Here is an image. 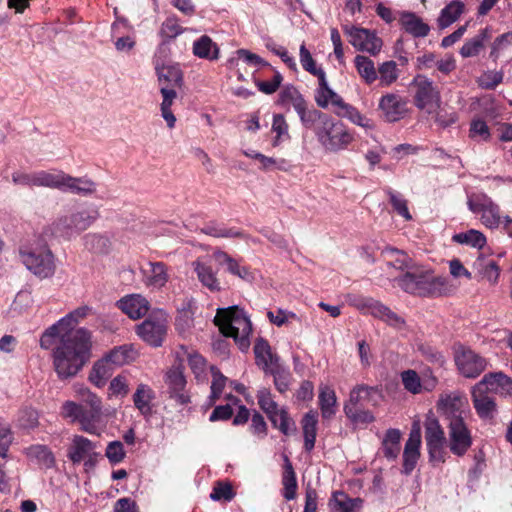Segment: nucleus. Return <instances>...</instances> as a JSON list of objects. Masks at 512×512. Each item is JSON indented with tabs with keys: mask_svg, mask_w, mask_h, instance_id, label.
<instances>
[{
	"mask_svg": "<svg viewBox=\"0 0 512 512\" xmlns=\"http://www.w3.org/2000/svg\"><path fill=\"white\" fill-rule=\"evenodd\" d=\"M328 507L330 512H360L363 500L351 498L342 491H335L329 499Z\"/></svg>",
	"mask_w": 512,
	"mask_h": 512,
	"instance_id": "c756f323",
	"label": "nucleus"
},
{
	"mask_svg": "<svg viewBox=\"0 0 512 512\" xmlns=\"http://www.w3.org/2000/svg\"><path fill=\"white\" fill-rule=\"evenodd\" d=\"M491 37L488 28L482 29L475 37L467 40L460 49L463 58L477 56L484 48L485 42Z\"/></svg>",
	"mask_w": 512,
	"mask_h": 512,
	"instance_id": "79ce46f5",
	"label": "nucleus"
},
{
	"mask_svg": "<svg viewBox=\"0 0 512 512\" xmlns=\"http://www.w3.org/2000/svg\"><path fill=\"white\" fill-rule=\"evenodd\" d=\"M258 366H261L266 375L273 377L274 385L280 393L288 390L291 374L273 351L269 343L258 337Z\"/></svg>",
	"mask_w": 512,
	"mask_h": 512,
	"instance_id": "39448f33",
	"label": "nucleus"
},
{
	"mask_svg": "<svg viewBox=\"0 0 512 512\" xmlns=\"http://www.w3.org/2000/svg\"><path fill=\"white\" fill-rule=\"evenodd\" d=\"M428 269L413 268L406 272L398 281V285L407 293L424 296Z\"/></svg>",
	"mask_w": 512,
	"mask_h": 512,
	"instance_id": "393cba45",
	"label": "nucleus"
},
{
	"mask_svg": "<svg viewBox=\"0 0 512 512\" xmlns=\"http://www.w3.org/2000/svg\"><path fill=\"white\" fill-rule=\"evenodd\" d=\"M98 217L95 209H73L59 216L51 225V231L55 237L71 240L87 230Z\"/></svg>",
	"mask_w": 512,
	"mask_h": 512,
	"instance_id": "20e7f679",
	"label": "nucleus"
},
{
	"mask_svg": "<svg viewBox=\"0 0 512 512\" xmlns=\"http://www.w3.org/2000/svg\"><path fill=\"white\" fill-rule=\"evenodd\" d=\"M376 392L377 390L373 387L358 385L351 390L349 399L345 402L344 407H357L360 403L369 401L372 394Z\"/></svg>",
	"mask_w": 512,
	"mask_h": 512,
	"instance_id": "052dcab7",
	"label": "nucleus"
},
{
	"mask_svg": "<svg viewBox=\"0 0 512 512\" xmlns=\"http://www.w3.org/2000/svg\"><path fill=\"white\" fill-rule=\"evenodd\" d=\"M154 397V391L148 385L140 383L133 395V403L142 415L147 416L152 412L151 402Z\"/></svg>",
	"mask_w": 512,
	"mask_h": 512,
	"instance_id": "e433bc0d",
	"label": "nucleus"
},
{
	"mask_svg": "<svg viewBox=\"0 0 512 512\" xmlns=\"http://www.w3.org/2000/svg\"><path fill=\"white\" fill-rule=\"evenodd\" d=\"M102 415V410L87 408L70 400L65 401L61 407V416L64 419L79 423L81 430L89 434H98Z\"/></svg>",
	"mask_w": 512,
	"mask_h": 512,
	"instance_id": "0eeeda50",
	"label": "nucleus"
},
{
	"mask_svg": "<svg viewBox=\"0 0 512 512\" xmlns=\"http://www.w3.org/2000/svg\"><path fill=\"white\" fill-rule=\"evenodd\" d=\"M449 449L456 456H463L472 445L471 432L464 419H454L448 424Z\"/></svg>",
	"mask_w": 512,
	"mask_h": 512,
	"instance_id": "dca6fc26",
	"label": "nucleus"
},
{
	"mask_svg": "<svg viewBox=\"0 0 512 512\" xmlns=\"http://www.w3.org/2000/svg\"><path fill=\"white\" fill-rule=\"evenodd\" d=\"M379 83L383 87H389L399 78L400 70L395 61H385L377 68Z\"/></svg>",
	"mask_w": 512,
	"mask_h": 512,
	"instance_id": "603ef678",
	"label": "nucleus"
},
{
	"mask_svg": "<svg viewBox=\"0 0 512 512\" xmlns=\"http://www.w3.org/2000/svg\"><path fill=\"white\" fill-rule=\"evenodd\" d=\"M131 358L132 349L124 345L114 348L103 359L106 360L110 366H122L128 363Z\"/></svg>",
	"mask_w": 512,
	"mask_h": 512,
	"instance_id": "e2e57ef3",
	"label": "nucleus"
},
{
	"mask_svg": "<svg viewBox=\"0 0 512 512\" xmlns=\"http://www.w3.org/2000/svg\"><path fill=\"white\" fill-rule=\"evenodd\" d=\"M63 191L81 196H91L97 191V184L90 178L66 175Z\"/></svg>",
	"mask_w": 512,
	"mask_h": 512,
	"instance_id": "2f4dec72",
	"label": "nucleus"
},
{
	"mask_svg": "<svg viewBox=\"0 0 512 512\" xmlns=\"http://www.w3.org/2000/svg\"><path fill=\"white\" fill-rule=\"evenodd\" d=\"M95 444L88 438L80 435H75L72 443L68 448L67 457L74 463L78 464L86 458H89L85 465L92 464V455L94 454Z\"/></svg>",
	"mask_w": 512,
	"mask_h": 512,
	"instance_id": "a878e982",
	"label": "nucleus"
},
{
	"mask_svg": "<svg viewBox=\"0 0 512 512\" xmlns=\"http://www.w3.org/2000/svg\"><path fill=\"white\" fill-rule=\"evenodd\" d=\"M401 380L404 388L412 394H419L423 391H432L436 388L438 380L432 371L425 369L419 375L414 370H406L401 373Z\"/></svg>",
	"mask_w": 512,
	"mask_h": 512,
	"instance_id": "f3484780",
	"label": "nucleus"
},
{
	"mask_svg": "<svg viewBox=\"0 0 512 512\" xmlns=\"http://www.w3.org/2000/svg\"><path fill=\"white\" fill-rule=\"evenodd\" d=\"M401 432L398 429L387 430L383 439V453L388 459H396L400 452Z\"/></svg>",
	"mask_w": 512,
	"mask_h": 512,
	"instance_id": "6e6d98bb",
	"label": "nucleus"
},
{
	"mask_svg": "<svg viewBox=\"0 0 512 512\" xmlns=\"http://www.w3.org/2000/svg\"><path fill=\"white\" fill-rule=\"evenodd\" d=\"M214 322L224 336L234 339L240 350L246 351L249 348L252 324L242 309L237 306L220 308L217 310Z\"/></svg>",
	"mask_w": 512,
	"mask_h": 512,
	"instance_id": "7ed1b4c3",
	"label": "nucleus"
},
{
	"mask_svg": "<svg viewBox=\"0 0 512 512\" xmlns=\"http://www.w3.org/2000/svg\"><path fill=\"white\" fill-rule=\"evenodd\" d=\"M112 373V367L106 360L101 359L94 363L90 373L89 381L98 388H102Z\"/></svg>",
	"mask_w": 512,
	"mask_h": 512,
	"instance_id": "4d7b16f0",
	"label": "nucleus"
},
{
	"mask_svg": "<svg viewBox=\"0 0 512 512\" xmlns=\"http://www.w3.org/2000/svg\"><path fill=\"white\" fill-rule=\"evenodd\" d=\"M400 23L405 31L414 37H425L430 31V27L420 17L411 12H402Z\"/></svg>",
	"mask_w": 512,
	"mask_h": 512,
	"instance_id": "f704fd0d",
	"label": "nucleus"
},
{
	"mask_svg": "<svg viewBox=\"0 0 512 512\" xmlns=\"http://www.w3.org/2000/svg\"><path fill=\"white\" fill-rule=\"evenodd\" d=\"M354 66L360 78L367 84L371 85L378 79L377 68L369 57L364 55H356L354 58Z\"/></svg>",
	"mask_w": 512,
	"mask_h": 512,
	"instance_id": "58836bf2",
	"label": "nucleus"
},
{
	"mask_svg": "<svg viewBox=\"0 0 512 512\" xmlns=\"http://www.w3.org/2000/svg\"><path fill=\"white\" fill-rule=\"evenodd\" d=\"M260 168L267 171H288L291 167L289 161L284 158H271L258 153Z\"/></svg>",
	"mask_w": 512,
	"mask_h": 512,
	"instance_id": "69168bd1",
	"label": "nucleus"
},
{
	"mask_svg": "<svg viewBox=\"0 0 512 512\" xmlns=\"http://www.w3.org/2000/svg\"><path fill=\"white\" fill-rule=\"evenodd\" d=\"M150 270L146 284L154 288H162L169 280L168 268L163 262H150Z\"/></svg>",
	"mask_w": 512,
	"mask_h": 512,
	"instance_id": "de8ad7c7",
	"label": "nucleus"
},
{
	"mask_svg": "<svg viewBox=\"0 0 512 512\" xmlns=\"http://www.w3.org/2000/svg\"><path fill=\"white\" fill-rule=\"evenodd\" d=\"M438 409L449 422L454 419H463V415L469 409L468 400L459 392L443 394L438 401Z\"/></svg>",
	"mask_w": 512,
	"mask_h": 512,
	"instance_id": "6ab92c4d",
	"label": "nucleus"
},
{
	"mask_svg": "<svg viewBox=\"0 0 512 512\" xmlns=\"http://www.w3.org/2000/svg\"><path fill=\"white\" fill-rule=\"evenodd\" d=\"M472 402L477 415L483 420H491L497 412L495 400L489 393L475 385L472 388Z\"/></svg>",
	"mask_w": 512,
	"mask_h": 512,
	"instance_id": "b1692460",
	"label": "nucleus"
},
{
	"mask_svg": "<svg viewBox=\"0 0 512 512\" xmlns=\"http://www.w3.org/2000/svg\"><path fill=\"white\" fill-rule=\"evenodd\" d=\"M474 269L490 283H495L499 277V267L488 257L479 256L473 263Z\"/></svg>",
	"mask_w": 512,
	"mask_h": 512,
	"instance_id": "a18cd8bd",
	"label": "nucleus"
},
{
	"mask_svg": "<svg viewBox=\"0 0 512 512\" xmlns=\"http://www.w3.org/2000/svg\"><path fill=\"white\" fill-rule=\"evenodd\" d=\"M116 306L131 319H140L150 309L149 301L140 294H130L116 302Z\"/></svg>",
	"mask_w": 512,
	"mask_h": 512,
	"instance_id": "5701e85b",
	"label": "nucleus"
},
{
	"mask_svg": "<svg viewBox=\"0 0 512 512\" xmlns=\"http://www.w3.org/2000/svg\"><path fill=\"white\" fill-rule=\"evenodd\" d=\"M192 267L199 282L209 291L218 292L221 290V282L208 261L197 259L192 262Z\"/></svg>",
	"mask_w": 512,
	"mask_h": 512,
	"instance_id": "cd10ccee",
	"label": "nucleus"
},
{
	"mask_svg": "<svg viewBox=\"0 0 512 512\" xmlns=\"http://www.w3.org/2000/svg\"><path fill=\"white\" fill-rule=\"evenodd\" d=\"M425 440L430 461L434 463L444 462L446 438L439 421L432 414L426 417Z\"/></svg>",
	"mask_w": 512,
	"mask_h": 512,
	"instance_id": "9b49d317",
	"label": "nucleus"
},
{
	"mask_svg": "<svg viewBox=\"0 0 512 512\" xmlns=\"http://www.w3.org/2000/svg\"><path fill=\"white\" fill-rule=\"evenodd\" d=\"M421 446V427L419 421H414L409 434V438L405 443L403 452V472L410 474L420 457Z\"/></svg>",
	"mask_w": 512,
	"mask_h": 512,
	"instance_id": "aec40b11",
	"label": "nucleus"
},
{
	"mask_svg": "<svg viewBox=\"0 0 512 512\" xmlns=\"http://www.w3.org/2000/svg\"><path fill=\"white\" fill-rule=\"evenodd\" d=\"M343 31L348 37L349 43L358 51L377 55L382 49V40L372 30L356 27L354 25H343Z\"/></svg>",
	"mask_w": 512,
	"mask_h": 512,
	"instance_id": "f8f14e48",
	"label": "nucleus"
},
{
	"mask_svg": "<svg viewBox=\"0 0 512 512\" xmlns=\"http://www.w3.org/2000/svg\"><path fill=\"white\" fill-rule=\"evenodd\" d=\"M212 381L210 387V395L208 397V405L212 406L221 397L223 390L228 382V378L224 376L216 366L210 367Z\"/></svg>",
	"mask_w": 512,
	"mask_h": 512,
	"instance_id": "864d4df0",
	"label": "nucleus"
},
{
	"mask_svg": "<svg viewBox=\"0 0 512 512\" xmlns=\"http://www.w3.org/2000/svg\"><path fill=\"white\" fill-rule=\"evenodd\" d=\"M354 305L361 312L380 318L392 326L399 327L403 323V320L397 314L372 298H360L355 301Z\"/></svg>",
	"mask_w": 512,
	"mask_h": 512,
	"instance_id": "412c9836",
	"label": "nucleus"
},
{
	"mask_svg": "<svg viewBox=\"0 0 512 512\" xmlns=\"http://www.w3.org/2000/svg\"><path fill=\"white\" fill-rule=\"evenodd\" d=\"M201 233L217 238H234L240 236V232L226 228L217 223H208L200 229Z\"/></svg>",
	"mask_w": 512,
	"mask_h": 512,
	"instance_id": "338daca9",
	"label": "nucleus"
},
{
	"mask_svg": "<svg viewBox=\"0 0 512 512\" xmlns=\"http://www.w3.org/2000/svg\"><path fill=\"white\" fill-rule=\"evenodd\" d=\"M455 363L460 374L466 378L478 377L487 366L485 358L469 348L461 347L455 354Z\"/></svg>",
	"mask_w": 512,
	"mask_h": 512,
	"instance_id": "4468645a",
	"label": "nucleus"
},
{
	"mask_svg": "<svg viewBox=\"0 0 512 512\" xmlns=\"http://www.w3.org/2000/svg\"><path fill=\"white\" fill-rule=\"evenodd\" d=\"M91 347V332L85 328L64 334L53 351L57 376L61 380L76 376L90 358Z\"/></svg>",
	"mask_w": 512,
	"mask_h": 512,
	"instance_id": "f257e3e1",
	"label": "nucleus"
},
{
	"mask_svg": "<svg viewBox=\"0 0 512 512\" xmlns=\"http://www.w3.org/2000/svg\"><path fill=\"white\" fill-rule=\"evenodd\" d=\"M407 104V100L399 94L386 93L379 99L378 109L387 122H397L406 116Z\"/></svg>",
	"mask_w": 512,
	"mask_h": 512,
	"instance_id": "a211bd4d",
	"label": "nucleus"
},
{
	"mask_svg": "<svg viewBox=\"0 0 512 512\" xmlns=\"http://www.w3.org/2000/svg\"><path fill=\"white\" fill-rule=\"evenodd\" d=\"M84 246L94 253H106L110 247V240L107 236L98 233H88L83 237Z\"/></svg>",
	"mask_w": 512,
	"mask_h": 512,
	"instance_id": "13d9d810",
	"label": "nucleus"
},
{
	"mask_svg": "<svg viewBox=\"0 0 512 512\" xmlns=\"http://www.w3.org/2000/svg\"><path fill=\"white\" fill-rule=\"evenodd\" d=\"M414 90V104L428 114L435 113L441 104V96L433 81L425 75L418 74L411 82Z\"/></svg>",
	"mask_w": 512,
	"mask_h": 512,
	"instance_id": "6e6552de",
	"label": "nucleus"
},
{
	"mask_svg": "<svg viewBox=\"0 0 512 512\" xmlns=\"http://www.w3.org/2000/svg\"><path fill=\"white\" fill-rule=\"evenodd\" d=\"M318 87L315 90V102L320 108H328L330 105L336 107L339 103H342V97L338 95L333 89L330 88L326 73H321V76L317 77Z\"/></svg>",
	"mask_w": 512,
	"mask_h": 512,
	"instance_id": "c85d7f7f",
	"label": "nucleus"
},
{
	"mask_svg": "<svg viewBox=\"0 0 512 512\" xmlns=\"http://www.w3.org/2000/svg\"><path fill=\"white\" fill-rule=\"evenodd\" d=\"M318 404L323 419H331L337 412V397L333 387L327 384H320Z\"/></svg>",
	"mask_w": 512,
	"mask_h": 512,
	"instance_id": "7c9ffc66",
	"label": "nucleus"
},
{
	"mask_svg": "<svg viewBox=\"0 0 512 512\" xmlns=\"http://www.w3.org/2000/svg\"><path fill=\"white\" fill-rule=\"evenodd\" d=\"M157 76L160 87L183 88V73L175 66L157 68Z\"/></svg>",
	"mask_w": 512,
	"mask_h": 512,
	"instance_id": "4c0bfd02",
	"label": "nucleus"
},
{
	"mask_svg": "<svg viewBox=\"0 0 512 512\" xmlns=\"http://www.w3.org/2000/svg\"><path fill=\"white\" fill-rule=\"evenodd\" d=\"M464 4L460 0H453L446 7H444L438 18V25L440 28H446L454 23L459 16L463 13Z\"/></svg>",
	"mask_w": 512,
	"mask_h": 512,
	"instance_id": "5fc2aeb1",
	"label": "nucleus"
},
{
	"mask_svg": "<svg viewBox=\"0 0 512 512\" xmlns=\"http://www.w3.org/2000/svg\"><path fill=\"white\" fill-rule=\"evenodd\" d=\"M66 175L67 174L63 171H38L36 172V186H43L63 191Z\"/></svg>",
	"mask_w": 512,
	"mask_h": 512,
	"instance_id": "49530a36",
	"label": "nucleus"
},
{
	"mask_svg": "<svg viewBox=\"0 0 512 512\" xmlns=\"http://www.w3.org/2000/svg\"><path fill=\"white\" fill-rule=\"evenodd\" d=\"M27 456L37 462L41 468L49 469L54 466L55 458L50 449L44 445H33L27 449Z\"/></svg>",
	"mask_w": 512,
	"mask_h": 512,
	"instance_id": "3c124183",
	"label": "nucleus"
},
{
	"mask_svg": "<svg viewBox=\"0 0 512 512\" xmlns=\"http://www.w3.org/2000/svg\"><path fill=\"white\" fill-rule=\"evenodd\" d=\"M193 53L199 58L215 60L218 58V47L210 37L203 35L193 43Z\"/></svg>",
	"mask_w": 512,
	"mask_h": 512,
	"instance_id": "09e8293b",
	"label": "nucleus"
},
{
	"mask_svg": "<svg viewBox=\"0 0 512 512\" xmlns=\"http://www.w3.org/2000/svg\"><path fill=\"white\" fill-rule=\"evenodd\" d=\"M306 128L313 130L315 138L325 153L347 151L355 142V133L344 122L319 111Z\"/></svg>",
	"mask_w": 512,
	"mask_h": 512,
	"instance_id": "f03ea898",
	"label": "nucleus"
},
{
	"mask_svg": "<svg viewBox=\"0 0 512 512\" xmlns=\"http://www.w3.org/2000/svg\"><path fill=\"white\" fill-rule=\"evenodd\" d=\"M261 409L265 412L274 427L282 433L288 434L290 418L285 408L280 407L269 393L263 394L258 401Z\"/></svg>",
	"mask_w": 512,
	"mask_h": 512,
	"instance_id": "4be33fe9",
	"label": "nucleus"
},
{
	"mask_svg": "<svg viewBox=\"0 0 512 512\" xmlns=\"http://www.w3.org/2000/svg\"><path fill=\"white\" fill-rule=\"evenodd\" d=\"M278 103L286 106L291 105L299 116L302 125L305 127L309 122L315 118L319 112L317 109H308L307 102L297 87L292 84H286L282 87Z\"/></svg>",
	"mask_w": 512,
	"mask_h": 512,
	"instance_id": "ddd939ff",
	"label": "nucleus"
},
{
	"mask_svg": "<svg viewBox=\"0 0 512 512\" xmlns=\"http://www.w3.org/2000/svg\"><path fill=\"white\" fill-rule=\"evenodd\" d=\"M165 383L168 388V394L179 405H187L191 402V396L186 390V378L183 367L179 365L172 366L165 375Z\"/></svg>",
	"mask_w": 512,
	"mask_h": 512,
	"instance_id": "2eb2a0df",
	"label": "nucleus"
},
{
	"mask_svg": "<svg viewBox=\"0 0 512 512\" xmlns=\"http://www.w3.org/2000/svg\"><path fill=\"white\" fill-rule=\"evenodd\" d=\"M382 256L387 261L388 265L396 269L404 270L411 269V259L409 256L396 248L385 247L382 252Z\"/></svg>",
	"mask_w": 512,
	"mask_h": 512,
	"instance_id": "8fccbe9b",
	"label": "nucleus"
},
{
	"mask_svg": "<svg viewBox=\"0 0 512 512\" xmlns=\"http://www.w3.org/2000/svg\"><path fill=\"white\" fill-rule=\"evenodd\" d=\"M180 91H182V88H168L166 85L164 87H160V93L162 95V102L160 106L161 114L169 128H173L176 122V118L171 111V106L178 97V93Z\"/></svg>",
	"mask_w": 512,
	"mask_h": 512,
	"instance_id": "72a5a7b5",
	"label": "nucleus"
},
{
	"mask_svg": "<svg viewBox=\"0 0 512 512\" xmlns=\"http://www.w3.org/2000/svg\"><path fill=\"white\" fill-rule=\"evenodd\" d=\"M21 262L39 278H49L55 272L54 256L50 249L41 247L29 251H20Z\"/></svg>",
	"mask_w": 512,
	"mask_h": 512,
	"instance_id": "9d476101",
	"label": "nucleus"
},
{
	"mask_svg": "<svg viewBox=\"0 0 512 512\" xmlns=\"http://www.w3.org/2000/svg\"><path fill=\"white\" fill-rule=\"evenodd\" d=\"M476 385L486 390L488 393L501 395L512 394V379L503 372L486 374Z\"/></svg>",
	"mask_w": 512,
	"mask_h": 512,
	"instance_id": "bb28decb",
	"label": "nucleus"
},
{
	"mask_svg": "<svg viewBox=\"0 0 512 512\" xmlns=\"http://www.w3.org/2000/svg\"><path fill=\"white\" fill-rule=\"evenodd\" d=\"M283 496L286 500H293L296 497L297 480L293 467L286 459L285 470L282 478Z\"/></svg>",
	"mask_w": 512,
	"mask_h": 512,
	"instance_id": "bf43d9fd",
	"label": "nucleus"
},
{
	"mask_svg": "<svg viewBox=\"0 0 512 512\" xmlns=\"http://www.w3.org/2000/svg\"><path fill=\"white\" fill-rule=\"evenodd\" d=\"M271 133L273 135L272 145L277 147L290 140L289 125L282 114H274Z\"/></svg>",
	"mask_w": 512,
	"mask_h": 512,
	"instance_id": "c03bdc74",
	"label": "nucleus"
},
{
	"mask_svg": "<svg viewBox=\"0 0 512 512\" xmlns=\"http://www.w3.org/2000/svg\"><path fill=\"white\" fill-rule=\"evenodd\" d=\"M70 331H76V329H70L67 327L64 320L61 318L57 323L53 324L43 332L40 338L41 348L46 350L50 349L55 343L56 338H59V342H61L63 335Z\"/></svg>",
	"mask_w": 512,
	"mask_h": 512,
	"instance_id": "a19ab883",
	"label": "nucleus"
},
{
	"mask_svg": "<svg viewBox=\"0 0 512 512\" xmlns=\"http://www.w3.org/2000/svg\"><path fill=\"white\" fill-rule=\"evenodd\" d=\"M235 496L232 485L229 482L217 481L210 494L213 501L229 502Z\"/></svg>",
	"mask_w": 512,
	"mask_h": 512,
	"instance_id": "774afa93",
	"label": "nucleus"
},
{
	"mask_svg": "<svg viewBox=\"0 0 512 512\" xmlns=\"http://www.w3.org/2000/svg\"><path fill=\"white\" fill-rule=\"evenodd\" d=\"M424 291V296L448 295L452 292V286L450 285L448 278L443 276H433L432 272L428 270Z\"/></svg>",
	"mask_w": 512,
	"mask_h": 512,
	"instance_id": "c9c22d12",
	"label": "nucleus"
},
{
	"mask_svg": "<svg viewBox=\"0 0 512 512\" xmlns=\"http://www.w3.org/2000/svg\"><path fill=\"white\" fill-rule=\"evenodd\" d=\"M468 209L480 216V222L488 229L495 230L503 225L500 206L487 194L479 192L467 196Z\"/></svg>",
	"mask_w": 512,
	"mask_h": 512,
	"instance_id": "423d86ee",
	"label": "nucleus"
},
{
	"mask_svg": "<svg viewBox=\"0 0 512 512\" xmlns=\"http://www.w3.org/2000/svg\"><path fill=\"white\" fill-rule=\"evenodd\" d=\"M299 60L302 65V68L315 77L321 76V73H325V71L316 65V62L310 53V51L306 48V45L303 43L299 48Z\"/></svg>",
	"mask_w": 512,
	"mask_h": 512,
	"instance_id": "680f3d73",
	"label": "nucleus"
},
{
	"mask_svg": "<svg viewBox=\"0 0 512 512\" xmlns=\"http://www.w3.org/2000/svg\"><path fill=\"white\" fill-rule=\"evenodd\" d=\"M167 328V314L163 310H157L136 326V333L147 344L159 347L165 339Z\"/></svg>",
	"mask_w": 512,
	"mask_h": 512,
	"instance_id": "1a4fd4ad",
	"label": "nucleus"
},
{
	"mask_svg": "<svg viewBox=\"0 0 512 512\" xmlns=\"http://www.w3.org/2000/svg\"><path fill=\"white\" fill-rule=\"evenodd\" d=\"M336 114L341 118L348 119L351 123L360 126L364 129H372L374 127L373 122L363 115L356 107L349 103H339L336 107Z\"/></svg>",
	"mask_w": 512,
	"mask_h": 512,
	"instance_id": "473e14b6",
	"label": "nucleus"
},
{
	"mask_svg": "<svg viewBox=\"0 0 512 512\" xmlns=\"http://www.w3.org/2000/svg\"><path fill=\"white\" fill-rule=\"evenodd\" d=\"M318 415L315 411H309L302 420V430L304 436V448L311 451L315 446L317 434Z\"/></svg>",
	"mask_w": 512,
	"mask_h": 512,
	"instance_id": "ea45409f",
	"label": "nucleus"
},
{
	"mask_svg": "<svg viewBox=\"0 0 512 512\" xmlns=\"http://www.w3.org/2000/svg\"><path fill=\"white\" fill-rule=\"evenodd\" d=\"M452 241L471 248L482 249L487 243V238L481 231L469 229L465 232L454 234Z\"/></svg>",
	"mask_w": 512,
	"mask_h": 512,
	"instance_id": "37998d69",
	"label": "nucleus"
},
{
	"mask_svg": "<svg viewBox=\"0 0 512 512\" xmlns=\"http://www.w3.org/2000/svg\"><path fill=\"white\" fill-rule=\"evenodd\" d=\"M75 392L81 401L80 404L87 408L102 410L103 406L101 398L93 393L90 389L80 386L75 388Z\"/></svg>",
	"mask_w": 512,
	"mask_h": 512,
	"instance_id": "0e129e2a",
	"label": "nucleus"
}]
</instances>
